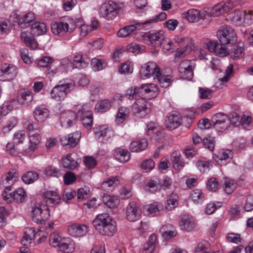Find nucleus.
Segmentation results:
<instances>
[{
    "mask_svg": "<svg viewBox=\"0 0 253 253\" xmlns=\"http://www.w3.org/2000/svg\"><path fill=\"white\" fill-rule=\"evenodd\" d=\"M140 75L142 79L153 77L154 80L158 81L162 87H168L171 82L169 76L162 75L160 68L156 63L153 62L144 63L140 70Z\"/></svg>",
    "mask_w": 253,
    "mask_h": 253,
    "instance_id": "nucleus-1",
    "label": "nucleus"
},
{
    "mask_svg": "<svg viewBox=\"0 0 253 253\" xmlns=\"http://www.w3.org/2000/svg\"><path fill=\"white\" fill-rule=\"evenodd\" d=\"M166 37L163 30L151 31L146 32H141L137 34V41H142L144 43L153 46H160Z\"/></svg>",
    "mask_w": 253,
    "mask_h": 253,
    "instance_id": "nucleus-2",
    "label": "nucleus"
},
{
    "mask_svg": "<svg viewBox=\"0 0 253 253\" xmlns=\"http://www.w3.org/2000/svg\"><path fill=\"white\" fill-rule=\"evenodd\" d=\"M24 127L28 131L29 142L27 148L24 149L26 153L30 154L35 151L41 142L40 130L35 128L31 120H28L24 124Z\"/></svg>",
    "mask_w": 253,
    "mask_h": 253,
    "instance_id": "nucleus-3",
    "label": "nucleus"
},
{
    "mask_svg": "<svg viewBox=\"0 0 253 253\" xmlns=\"http://www.w3.org/2000/svg\"><path fill=\"white\" fill-rule=\"evenodd\" d=\"M29 17H15L18 25L22 28H26L29 27L31 28L32 33L39 36L45 34L47 32V27L43 22H34Z\"/></svg>",
    "mask_w": 253,
    "mask_h": 253,
    "instance_id": "nucleus-4",
    "label": "nucleus"
},
{
    "mask_svg": "<svg viewBox=\"0 0 253 253\" xmlns=\"http://www.w3.org/2000/svg\"><path fill=\"white\" fill-rule=\"evenodd\" d=\"M138 92L145 95L148 94V96L152 98L158 95L159 90L157 86L155 84H143L139 88H137L136 87H131L127 89L126 96L127 98L132 99L136 98L137 93Z\"/></svg>",
    "mask_w": 253,
    "mask_h": 253,
    "instance_id": "nucleus-5",
    "label": "nucleus"
},
{
    "mask_svg": "<svg viewBox=\"0 0 253 253\" xmlns=\"http://www.w3.org/2000/svg\"><path fill=\"white\" fill-rule=\"evenodd\" d=\"M49 243L51 246L57 248L65 253H70L74 250V244L69 239L62 237L57 233H52L49 238Z\"/></svg>",
    "mask_w": 253,
    "mask_h": 253,
    "instance_id": "nucleus-6",
    "label": "nucleus"
},
{
    "mask_svg": "<svg viewBox=\"0 0 253 253\" xmlns=\"http://www.w3.org/2000/svg\"><path fill=\"white\" fill-rule=\"evenodd\" d=\"M92 224L101 234L108 236L111 234V216L108 213L98 214L93 220Z\"/></svg>",
    "mask_w": 253,
    "mask_h": 253,
    "instance_id": "nucleus-7",
    "label": "nucleus"
},
{
    "mask_svg": "<svg viewBox=\"0 0 253 253\" xmlns=\"http://www.w3.org/2000/svg\"><path fill=\"white\" fill-rule=\"evenodd\" d=\"M75 88V84L72 82L61 83L55 86L50 92V97L56 101L64 100L67 94Z\"/></svg>",
    "mask_w": 253,
    "mask_h": 253,
    "instance_id": "nucleus-8",
    "label": "nucleus"
},
{
    "mask_svg": "<svg viewBox=\"0 0 253 253\" xmlns=\"http://www.w3.org/2000/svg\"><path fill=\"white\" fill-rule=\"evenodd\" d=\"M217 37L222 44H233L237 41V35L230 27H222L217 31Z\"/></svg>",
    "mask_w": 253,
    "mask_h": 253,
    "instance_id": "nucleus-9",
    "label": "nucleus"
},
{
    "mask_svg": "<svg viewBox=\"0 0 253 253\" xmlns=\"http://www.w3.org/2000/svg\"><path fill=\"white\" fill-rule=\"evenodd\" d=\"M33 220L37 223L42 224L50 216L49 208L47 205L42 203L36 204L33 211Z\"/></svg>",
    "mask_w": 253,
    "mask_h": 253,
    "instance_id": "nucleus-10",
    "label": "nucleus"
},
{
    "mask_svg": "<svg viewBox=\"0 0 253 253\" xmlns=\"http://www.w3.org/2000/svg\"><path fill=\"white\" fill-rule=\"evenodd\" d=\"M211 121L213 128L218 132L225 130L231 124L228 116L222 113H218L213 115Z\"/></svg>",
    "mask_w": 253,
    "mask_h": 253,
    "instance_id": "nucleus-11",
    "label": "nucleus"
},
{
    "mask_svg": "<svg viewBox=\"0 0 253 253\" xmlns=\"http://www.w3.org/2000/svg\"><path fill=\"white\" fill-rule=\"evenodd\" d=\"M83 126L86 128H90L92 124V115L89 104H84L79 109L77 113Z\"/></svg>",
    "mask_w": 253,
    "mask_h": 253,
    "instance_id": "nucleus-12",
    "label": "nucleus"
},
{
    "mask_svg": "<svg viewBox=\"0 0 253 253\" xmlns=\"http://www.w3.org/2000/svg\"><path fill=\"white\" fill-rule=\"evenodd\" d=\"M134 113L138 114L140 117H144L150 112V104L144 98L136 99L132 106Z\"/></svg>",
    "mask_w": 253,
    "mask_h": 253,
    "instance_id": "nucleus-13",
    "label": "nucleus"
},
{
    "mask_svg": "<svg viewBox=\"0 0 253 253\" xmlns=\"http://www.w3.org/2000/svg\"><path fill=\"white\" fill-rule=\"evenodd\" d=\"M234 4L232 2L229 1L227 3H219L214 6L210 10L211 16H221L222 15H228L229 11L232 9Z\"/></svg>",
    "mask_w": 253,
    "mask_h": 253,
    "instance_id": "nucleus-14",
    "label": "nucleus"
},
{
    "mask_svg": "<svg viewBox=\"0 0 253 253\" xmlns=\"http://www.w3.org/2000/svg\"><path fill=\"white\" fill-rule=\"evenodd\" d=\"M225 45L217 42H210L207 43V47L211 52L219 57H224L228 53Z\"/></svg>",
    "mask_w": 253,
    "mask_h": 253,
    "instance_id": "nucleus-15",
    "label": "nucleus"
},
{
    "mask_svg": "<svg viewBox=\"0 0 253 253\" xmlns=\"http://www.w3.org/2000/svg\"><path fill=\"white\" fill-rule=\"evenodd\" d=\"M61 162L64 168L70 170H74L79 166L77 155L75 153H68L63 155Z\"/></svg>",
    "mask_w": 253,
    "mask_h": 253,
    "instance_id": "nucleus-16",
    "label": "nucleus"
},
{
    "mask_svg": "<svg viewBox=\"0 0 253 253\" xmlns=\"http://www.w3.org/2000/svg\"><path fill=\"white\" fill-rule=\"evenodd\" d=\"M141 214V210L134 202L130 203L127 206L126 217L129 221L133 222L139 219Z\"/></svg>",
    "mask_w": 253,
    "mask_h": 253,
    "instance_id": "nucleus-17",
    "label": "nucleus"
},
{
    "mask_svg": "<svg viewBox=\"0 0 253 253\" xmlns=\"http://www.w3.org/2000/svg\"><path fill=\"white\" fill-rule=\"evenodd\" d=\"M88 227L85 224H73L69 226V234L74 237H79L85 235L88 232Z\"/></svg>",
    "mask_w": 253,
    "mask_h": 253,
    "instance_id": "nucleus-18",
    "label": "nucleus"
},
{
    "mask_svg": "<svg viewBox=\"0 0 253 253\" xmlns=\"http://www.w3.org/2000/svg\"><path fill=\"white\" fill-rule=\"evenodd\" d=\"M179 225L181 230L190 231L195 228V222L192 216L184 214L180 217Z\"/></svg>",
    "mask_w": 253,
    "mask_h": 253,
    "instance_id": "nucleus-19",
    "label": "nucleus"
},
{
    "mask_svg": "<svg viewBox=\"0 0 253 253\" xmlns=\"http://www.w3.org/2000/svg\"><path fill=\"white\" fill-rule=\"evenodd\" d=\"M81 137V133L76 131L70 134L67 137L65 136L61 139V143L62 145H69L71 147H75L79 142Z\"/></svg>",
    "mask_w": 253,
    "mask_h": 253,
    "instance_id": "nucleus-20",
    "label": "nucleus"
},
{
    "mask_svg": "<svg viewBox=\"0 0 253 253\" xmlns=\"http://www.w3.org/2000/svg\"><path fill=\"white\" fill-rule=\"evenodd\" d=\"M181 121V117L177 113H172L167 117L166 126L169 129H174L179 126Z\"/></svg>",
    "mask_w": 253,
    "mask_h": 253,
    "instance_id": "nucleus-21",
    "label": "nucleus"
},
{
    "mask_svg": "<svg viewBox=\"0 0 253 253\" xmlns=\"http://www.w3.org/2000/svg\"><path fill=\"white\" fill-rule=\"evenodd\" d=\"M44 196L46 204L52 206L59 204L61 201L60 195L57 191H47Z\"/></svg>",
    "mask_w": 253,
    "mask_h": 253,
    "instance_id": "nucleus-22",
    "label": "nucleus"
},
{
    "mask_svg": "<svg viewBox=\"0 0 253 253\" xmlns=\"http://www.w3.org/2000/svg\"><path fill=\"white\" fill-rule=\"evenodd\" d=\"M51 29L54 35L62 36L69 31V24L62 22H56L51 25Z\"/></svg>",
    "mask_w": 253,
    "mask_h": 253,
    "instance_id": "nucleus-23",
    "label": "nucleus"
},
{
    "mask_svg": "<svg viewBox=\"0 0 253 253\" xmlns=\"http://www.w3.org/2000/svg\"><path fill=\"white\" fill-rule=\"evenodd\" d=\"M89 61V59L86 55L77 53L74 57L73 66L75 68L84 69L88 66Z\"/></svg>",
    "mask_w": 253,
    "mask_h": 253,
    "instance_id": "nucleus-24",
    "label": "nucleus"
},
{
    "mask_svg": "<svg viewBox=\"0 0 253 253\" xmlns=\"http://www.w3.org/2000/svg\"><path fill=\"white\" fill-rule=\"evenodd\" d=\"M78 118L77 114L75 112L67 111L63 113L60 117L61 123L62 126L70 127L74 123L75 119Z\"/></svg>",
    "mask_w": 253,
    "mask_h": 253,
    "instance_id": "nucleus-25",
    "label": "nucleus"
},
{
    "mask_svg": "<svg viewBox=\"0 0 253 253\" xmlns=\"http://www.w3.org/2000/svg\"><path fill=\"white\" fill-rule=\"evenodd\" d=\"M166 17H154L148 19L143 21L136 22V25L138 26V30L144 29L145 30L152 29L154 25L158 22L162 21L166 19Z\"/></svg>",
    "mask_w": 253,
    "mask_h": 253,
    "instance_id": "nucleus-26",
    "label": "nucleus"
},
{
    "mask_svg": "<svg viewBox=\"0 0 253 253\" xmlns=\"http://www.w3.org/2000/svg\"><path fill=\"white\" fill-rule=\"evenodd\" d=\"M99 26L97 20L92 18L90 24H83L80 27V35L82 37L86 36L89 33L96 30Z\"/></svg>",
    "mask_w": 253,
    "mask_h": 253,
    "instance_id": "nucleus-27",
    "label": "nucleus"
},
{
    "mask_svg": "<svg viewBox=\"0 0 253 253\" xmlns=\"http://www.w3.org/2000/svg\"><path fill=\"white\" fill-rule=\"evenodd\" d=\"M226 20L237 26L250 25L253 21L252 17H227Z\"/></svg>",
    "mask_w": 253,
    "mask_h": 253,
    "instance_id": "nucleus-28",
    "label": "nucleus"
},
{
    "mask_svg": "<svg viewBox=\"0 0 253 253\" xmlns=\"http://www.w3.org/2000/svg\"><path fill=\"white\" fill-rule=\"evenodd\" d=\"M157 243V237L155 234H152L148 241L145 243L141 249V253H153Z\"/></svg>",
    "mask_w": 253,
    "mask_h": 253,
    "instance_id": "nucleus-29",
    "label": "nucleus"
},
{
    "mask_svg": "<svg viewBox=\"0 0 253 253\" xmlns=\"http://www.w3.org/2000/svg\"><path fill=\"white\" fill-rule=\"evenodd\" d=\"M114 158L121 163H125L128 162L130 158V154L126 149L118 148L113 151Z\"/></svg>",
    "mask_w": 253,
    "mask_h": 253,
    "instance_id": "nucleus-30",
    "label": "nucleus"
},
{
    "mask_svg": "<svg viewBox=\"0 0 253 253\" xmlns=\"http://www.w3.org/2000/svg\"><path fill=\"white\" fill-rule=\"evenodd\" d=\"M2 75L8 81L13 80L17 75V70L16 67L9 64H4L1 68Z\"/></svg>",
    "mask_w": 253,
    "mask_h": 253,
    "instance_id": "nucleus-31",
    "label": "nucleus"
},
{
    "mask_svg": "<svg viewBox=\"0 0 253 253\" xmlns=\"http://www.w3.org/2000/svg\"><path fill=\"white\" fill-rule=\"evenodd\" d=\"M19 107L16 100L12 99L4 102L0 108V115L2 116L7 115L14 109Z\"/></svg>",
    "mask_w": 253,
    "mask_h": 253,
    "instance_id": "nucleus-32",
    "label": "nucleus"
},
{
    "mask_svg": "<svg viewBox=\"0 0 253 253\" xmlns=\"http://www.w3.org/2000/svg\"><path fill=\"white\" fill-rule=\"evenodd\" d=\"M49 116V111L45 108L37 107L34 113V116L36 121L39 122H43L45 121Z\"/></svg>",
    "mask_w": 253,
    "mask_h": 253,
    "instance_id": "nucleus-33",
    "label": "nucleus"
},
{
    "mask_svg": "<svg viewBox=\"0 0 253 253\" xmlns=\"http://www.w3.org/2000/svg\"><path fill=\"white\" fill-rule=\"evenodd\" d=\"M25 235L21 239V243L24 246H26L31 243L32 241L38 235V233H35L33 228L31 227L26 228L25 229Z\"/></svg>",
    "mask_w": 253,
    "mask_h": 253,
    "instance_id": "nucleus-34",
    "label": "nucleus"
},
{
    "mask_svg": "<svg viewBox=\"0 0 253 253\" xmlns=\"http://www.w3.org/2000/svg\"><path fill=\"white\" fill-rule=\"evenodd\" d=\"M148 142L146 139L132 142L129 145L130 150L133 152H140L146 148Z\"/></svg>",
    "mask_w": 253,
    "mask_h": 253,
    "instance_id": "nucleus-35",
    "label": "nucleus"
},
{
    "mask_svg": "<svg viewBox=\"0 0 253 253\" xmlns=\"http://www.w3.org/2000/svg\"><path fill=\"white\" fill-rule=\"evenodd\" d=\"M170 160L173 163L174 168L176 169H181L184 166V163L181 159V155L178 152L175 151L172 153Z\"/></svg>",
    "mask_w": 253,
    "mask_h": 253,
    "instance_id": "nucleus-36",
    "label": "nucleus"
},
{
    "mask_svg": "<svg viewBox=\"0 0 253 253\" xmlns=\"http://www.w3.org/2000/svg\"><path fill=\"white\" fill-rule=\"evenodd\" d=\"M145 209L149 214L156 216L164 210V207L162 204L156 202L146 206Z\"/></svg>",
    "mask_w": 253,
    "mask_h": 253,
    "instance_id": "nucleus-37",
    "label": "nucleus"
},
{
    "mask_svg": "<svg viewBox=\"0 0 253 253\" xmlns=\"http://www.w3.org/2000/svg\"><path fill=\"white\" fill-rule=\"evenodd\" d=\"M33 99L32 93L29 90H23L20 93V97L17 100L18 104L27 105Z\"/></svg>",
    "mask_w": 253,
    "mask_h": 253,
    "instance_id": "nucleus-38",
    "label": "nucleus"
},
{
    "mask_svg": "<svg viewBox=\"0 0 253 253\" xmlns=\"http://www.w3.org/2000/svg\"><path fill=\"white\" fill-rule=\"evenodd\" d=\"M39 175L35 171H29L24 174L22 176V180L26 184H30L39 178Z\"/></svg>",
    "mask_w": 253,
    "mask_h": 253,
    "instance_id": "nucleus-39",
    "label": "nucleus"
},
{
    "mask_svg": "<svg viewBox=\"0 0 253 253\" xmlns=\"http://www.w3.org/2000/svg\"><path fill=\"white\" fill-rule=\"evenodd\" d=\"M236 187L237 184L234 180L226 177L224 178V183L223 185V188L224 191L227 194L232 193Z\"/></svg>",
    "mask_w": 253,
    "mask_h": 253,
    "instance_id": "nucleus-40",
    "label": "nucleus"
},
{
    "mask_svg": "<svg viewBox=\"0 0 253 253\" xmlns=\"http://www.w3.org/2000/svg\"><path fill=\"white\" fill-rule=\"evenodd\" d=\"M128 113V110L126 107H120L119 109L117 115H116L115 120V123L117 125L123 123L126 120Z\"/></svg>",
    "mask_w": 253,
    "mask_h": 253,
    "instance_id": "nucleus-41",
    "label": "nucleus"
},
{
    "mask_svg": "<svg viewBox=\"0 0 253 253\" xmlns=\"http://www.w3.org/2000/svg\"><path fill=\"white\" fill-rule=\"evenodd\" d=\"M21 38L27 46L30 47L32 49L37 48L38 45L37 42L34 39L28 37L26 32H21Z\"/></svg>",
    "mask_w": 253,
    "mask_h": 253,
    "instance_id": "nucleus-42",
    "label": "nucleus"
},
{
    "mask_svg": "<svg viewBox=\"0 0 253 253\" xmlns=\"http://www.w3.org/2000/svg\"><path fill=\"white\" fill-rule=\"evenodd\" d=\"M133 65L131 62L126 61L122 63L119 68V72L123 75H129L133 72Z\"/></svg>",
    "mask_w": 253,
    "mask_h": 253,
    "instance_id": "nucleus-43",
    "label": "nucleus"
},
{
    "mask_svg": "<svg viewBox=\"0 0 253 253\" xmlns=\"http://www.w3.org/2000/svg\"><path fill=\"white\" fill-rule=\"evenodd\" d=\"M18 176V174L14 170L9 171L5 174L3 180L4 184L5 186H11V185L17 180Z\"/></svg>",
    "mask_w": 253,
    "mask_h": 253,
    "instance_id": "nucleus-44",
    "label": "nucleus"
},
{
    "mask_svg": "<svg viewBox=\"0 0 253 253\" xmlns=\"http://www.w3.org/2000/svg\"><path fill=\"white\" fill-rule=\"evenodd\" d=\"M26 197V193L23 188H18L14 192H13V200L15 201L17 203L23 202Z\"/></svg>",
    "mask_w": 253,
    "mask_h": 253,
    "instance_id": "nucleus-45",
    "label": "nucleus"
},
{
    "mask_svg": "<svg viewBox=\"0 0 253 253\" xmlns=\"http://www.w3.org/2000/svg\"><path fill=\"white\" fill-rule=\"evenodd\" d=\"M91 65L92 70L95 72H97L104 69L106 66V63L102 60L95 58L92 59Z\"/></svg>",
    "mask_w": 253,
    "mask_h": 253,
    "instance_id": "nucleus-46",
    "label": "nucleus"
},
{
    "mask_svg": "<svg viewBox=\"0 0 253 253\" xmlns=\"http://www.w3.org/2000/svg\"><path fill=\"white\" fill-rule=\"evenodd\" d=\"M126 50L135 54L143 53L145 50V46L138 44L131 43L126 46Z\"/></svg>",
    "mask_w": 253,
    "mask_h": 253,
    "instance_id": "nucleus-47",
    "label": "nucleus"
},
{
    "mask_svg": "<svg viewBox=\"0 0 253 253\" xmlns=\"http://www.w3.org/2000/svg\"><path fill=\"white\" fill-rule=\"evenodd\" d=\"M209 14H210L209 8H204L201 13L196 9H190L182 14L183 16H205Z\"/></svg>",
    "mask_w": 253,
    "mask_h": 253,
    "instance_id": "nucleus-48",
    "label": "nucleus"
},
{
    "mask_svg": "<svg viewBox=\"0 0 253 253\" xmlns=\"http://www.w3.org/2000/svg\"><path fill=\"white\" fill-rule=\"evenodd\" d=\"M190 197L195 203H200L204 200V195L202 191L200 189H195L193 191Z\"/></svg>",
    "mask_w": 253,
    "mask_h": 253,
    "instance_id": "nucleus-49",
    "label": "nucleus"
},
{
    "mask_svg": "<svg viewBox=\"0 0 253 253\" xmlns=\"http://www.w3.org/2000/svg\"><path fill=\"white\" fill-rule=\"evenodd\" d=\"M109 130V127L106 125L100 126L95 129L94 134L96 138L100 139L106 136Z\"/></svg>",
    "mask_w": 253,
    "mask_h": 253,
    "instance_id": "nucleus-50",
    "label": "nucleus"
},
{
    "mask_svg": "<svg viewBox=\"0 0 253 253\" xmlns=\"http://www.w3.org/2000/svg\"><path fill=\"white\" fill-rule=\"evenodd\" d=\"M110 102L107 100H103L98 102L95 105V110L97 112L103 113L108 109Z\"/></svg>",
    "mask_w": 253,
    "mask_h": 253,
    "instance_id": "nucleus-51",
    "label": "nucleus"
},
{
    "mask_svg": "<svg viewBox=\"0 0 253 253\" xmlns=\"http://www.w3.org/2000/svg\"><path fill=\"white\" fill-rule=\"evenodd\" d=\"M45 174L47 176L55 177L58 178L61 176V173L60 171L56 168L53 166L47 167L44 170Z\"/></svg>",
    "mask_w": 253,
    "mask_h": 253,
    "instance_id": "nucleus-52",
    "label": "nucleus"
},
{
    "mask_svg": "<svg viewBox=\"0 0 253 253\" xmlns=\"http://www.w3.org/2000/svg\"><path fill=\"white\" fill-rule=\"evenodd\" d=\"M124 11V3L122 2H113L112 3V14L114 15L123 14Z\"/></svg>",
    "mask_w": 253,
    "mask_h": 253,
    "instance_id": "nucleus-53",
    "label": "nucleus"
},
{
    "mask_svg": "<svg viewBox=\"0 0 253 253\" xmlns=\"http://www.w3.org/2000/svg\"><path fill=\"white\" fill-rule=\"evenodd\" d=\"M53 59L49 56H44L37 61L38 66L42 68H47L53 62Z\"/></svg>",
    "mask_w": 253,
    "mask_h": 253,
    "instance_id": "nucleus-54",
    "label": "nucleus"
},
{
    "mask_svg": "<svg viewBox=\"0 0 253 253\" xmlns=\"http://www.w3.org/2000/svg\"><path fill=\"white\" fill-rule=\"evenodd\" d=\"M90 192L89 187L84 186L80 188L78 190V201H82L86 199L88 197V193Z\"/></svg>",
    "mask_w": 253,
    "mask_h": 253,
    "instance_id": "nucleus-55",
    "label": "nucleus"
},
{
    "mask_svg": "<svg viewBox=\"0 0 253 253\" xmlns=\"http://www.w3.org/2000/svg\"><path fill=\"white\" fill-rule=\"evenodd\" d=\"M210 165V163L208 161H198L196 163L197 168L201 172L203 173L209 171Z\"/></svg>",
    "mask_w": 253,
    "mask_h": 253,
    "instance_id": "nucleus-56",
    "label": "nucleus"
},
{
    "mask_svg": "<svg viewBox=\"0 0 253 253\" xmlns=\"http://www.w3.org/2000/svg\"><path fill=\"white\" fill-rule=\"evenodd\" d=\"M26 137L25 131L24 130H19L16 132L14 134V143L19 144L22 143Z\"/></svg>",
    "mask_w": 253,
    "mask_h": 253,
    "instance_id": "nucleus-57",
    "label": "nucleus"
},
{
    "mask_svg": "<svg viewBox=\"0 0 253 253\" xmlns=\"http://www.w3.org/2000/svg\"><path fill=\"white\" fill-rule=\"evenodd\" d=\"M199 96L202 99H210L212 96V91L207 88L200 87Z\"/></svg>",
    "mask_w": 253,
    "mask_h": 253,
    "instance_id": "nucleus-58",
    "label": "nucleus"
},
{
    "mask_svg": "<svg viewBox=\"0 0 253 253\" xmlns=\"http://www.w3.org/2000/svg\"><path fill=\"white\" fill-rule=\"evenodd\" d=\"M11 189V185H6L5 190L2 195L3 199L7 203H10L13 200V193L10 192Z\"/></svg>",
    "mask_w": 253,
    "mask_h": 253,
    "instance_id": "nucleus-59",
    "label": "nucleus"
},
{
    "mask_svg": "<svg viewBox=\"0 0 253 253\" xmlns=\"http://www.w3.org/2000/svg\"><path fill=\"white\" fill-rule=\"evenodd\" d=\"M244 50L243 46L242 45L238 44L234 45L231 51L232 57L233 58H236L241 57Z\"/></svg>",
    "mask_w": 253,
    "mask_h": 253,
    "instance_id": "nucleus-60",
    "label": "nucleus"
},
{
    "mask_svg": "<svg viewBox=\"0 0 253 253\" xmlns=\"http://www.w3.org/2000/svg\"><path fill=\"white\" fill-rule=\"evenodd\" d=\"M221 206V203L219 202L217 203V205L214 203H210L207 206L205 212L208 214H212L217 208Z\"/></svg>",
    "mask_w": 253,
    "mask_h": 253,
    "instance_id": "nucleus-61",
    "label": "nucleus"
},
{
    "mask_svg": "<svg viewBox=\"0 0 253 253\" xmlns=\"http://www.w3.org/2000/svg\"><path fill=\"white\" fill-rule=\"evenodd\" d=\"M76 180V176L72 172H68L64 176V181L66 185H70L73 183Z\"/></svg>",
    "mask_w": 253,
    "mask_h": 253,
    "instance_id": "nucleus-62",
    "label": "nucleus"
},
{
    "mask_svg": "<svg viewBox=\"0 0 253 253\" xmlns=\"http://www.w3.org/2000/svg\"><path fill=\"white\" fill-rule=\"evenodd\" d=\"M207 187L209 190L215 191L219 187V183L215 178H211L208 180Z\"/></svg>",
    "mask_w": 253,
    "mask_h": 253,
    "instance_id": "nucleus-63",
    "label": "nucleus"
},
{
    "mask_svg": "<svg viewBox=\"0 0 253 253\" xmlns=\"http://www.w3.org/2000/svg\"><path fill=\"white\" fill-rule=\"evenodd\" d=\"M155 167V163L151 159H147L143 161L141 164V168L146 171L152 170Z\"/></svg>",
    "mask_w": 253,
    "mask_h": 253,
    "instance_id": "nucleus-64",
    "label": "nucleus"
}]
</instances>
